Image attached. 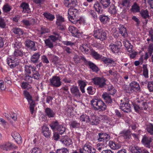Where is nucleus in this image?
<instances>
[{"instance_id":"34","label":"nucleus","mask_w":153,"mask_h":153,"mask_svg":"<svg viewBox=\"0 0 153 153\" xmlns=\"http://www.w3.org/2000/svg\"><path fill=\"white\" fill-rule=\"evenodd\" d=\"M42 133L46 137H48L50 135L48 128L46 126H44L42 128Z\"/></svg>"},{"instance_id":"59","label":"nucleus","mask_w":153,"mask_h":153,"mask_svg":"<svg viewBox=\"0 0 153 153\" xmlns=\"http://www.w3.org/2000/svg\"><path fill=\"white\" fill-rule=\"evenodd\" d=\"M63 49L64 51L66 52V53L68 54H70L72 53V50L69 47L64 46L63 47Z\"/></svg>"},{"instance_id":"23","label":"nucleus","mask_w":153,"mask_h":153,"mask_svg":"<svg viewBox=\"0 0 153 153\" xmlns=\"http://www.w3.org/2000/svg\"><path fill=\"white\" fill-rule=\"evenodd\" d=\"M20 7L22 9V12L24 13H28L30 10L29 4L25 2H22L21 4Z\"/></svg>"},{"instance_id":"6","label":"nucleus","mask_w":153,"mask_h":153,"mask_svg":"<svg viewBox=\"0 0 153 153\" xmlns=\"http://www.w3.org/2000/svg\"><path fill=\"white\" fill-rule=\"evenodd\" d=\"M51 86L54 87H58L61 86L62 82L60 78L57 76H53L49 79Z\"/></svg>"},{"instance_id":"52","label":"nucleus","mask_w":153,"mask_h":153,"mask_svg":"<svg viewBox=\"0 0 153 153\" xmlns=\"http://www.w3.org/2000/svg\"><path fill=\"white\" fill-rule=\"evenodd\" d=\"M146 129L147 132L150 135H153V124H152L150 123L147 125Z\"/></svg>"},{"instance_id":"55","label":"nucleus","mask_w":153,"mask_h":153,"mask_svg":"<svg viewBox=\"0 0 153 153\" xmlns=\"http://www.w3.org/2000/svg\"><path fill=\"white\" fill-rule=\"evenodd\" d=\"M56 18V25H59V24H64V22H65V19L64 18L62 17V16H59L57 17Z\"/></svg>"},{"instance_id":"39","label":"nucleus","mask_w":153,"mask_h":153,"mask_svg":"<svg viewBox=\"0 0 153 153\" xmlns=\"http://www.w3.org/2000/svg\"><path fill=\"white\" fill-rule=\"evenodd\" d=\"M80 123L76 121L73 120L70 123L69 126L71 128H76L80 126Z\"/></svg>"},{"instance_id":"27","label":"nucleus","mask_w":153,"mask_h":153,"mask_svg":"<svg viewBox=\"0 0 153 153\" xmlns=\"http://www.w3.org/2000/svg\"><path fill=\"white\" fill-rule=\"evenodd\" d=\"M68 30L71 33L72 36L74 37H77L78 30L76 27L72 26H70L68 28Z\"/></svg>"},{"instance_id":"25","label":"nucleus","mask_w":153,"mask_h":153,"mask_svg":"<svg viewBox=\"0 0 153 153\" xmlns=\"http://www.w3.org/2000/svg\"><path fill=\"white\" fill-rule=\"evenodd\" d=\"M101 61H102L105 64L107 65L112 64L113 66H114L115 65V62L111 59L103 57L101 58Z\"/></svg>"},{"instance_id":"18","label":"nucleus","mask_w":153,"mask_h":153,"mask_svg":"<svg viewBox=\"0 0 153 153\" xmlns=\"http://www.w3.org/2000/svg\"><path fill=\"white\" fill-rule=\"evenodd\" d=\"M11 135L18 144H20L22 143V137L19 133L15 131L12 133Z\"/></svg>"},{"instance_id":"21","label":"nucleus","mask_w":153,"mask_h":153,"mask_svg":"<svg viewBox=\"0 0 153 153\" xmlns=\"http://www.w3.org/2000/svg\"><path fill=\"white\" fill-rule=\"evenodd\" d=\"M102 96L106 103L111 104L112 102L113 99L109 94L107 93H103Z\"/></svg>"},{"instance_id":"13","label":"nucleus","mask_w":153,"mask_h":153,"mask_svg":"<svg viewBox=\"0 0 153 153\" xmlns=\"http://www.w3.org/2000/svg\"><path fill=\"white\" fill-rule=\"evenodd\" d=\"M120 107L122 111L126 112L128 113L131 111L130 105L127 102L120 104Z\"/></svg>"},{"instance_id":"45","label":"nucleus","mask_w":153,"mask_h":153,"mask_svg":"<svg viewBox=\"0 0 153 153\" xmlns=\"http://www.w3.org/2000/svg\"><path fill=\"white\" fill-rule=\"evenodd\" d=\"M100 3L104 8H106L110 5L111 0H100Z\"/></svg>"},{"instance_id":"5","label":"nucleus","mask_w":153,"mask_h":153,"mask_svg":"<svg viewBox=\"0 0 153 153\" xmlns=\"http://www.w3.org/2000/svg\"><path fill=\"white\" fill-rule=\"evenodd\" d=\"M79 151L80 153H96V150L88 143L84 145L82 149H79Z\"/></svg>"},{"instance_id":"56","label":"nucleus","mask_w":153,"mask_h":153,"mask_svg":"<svg viewBox=\"0 0 153 153\" xmlns=\"http://www.w3.org/2000/svg\"><path fill=\"white\" fill-rule=\"evenodd\" d=\"M99 119L102 122L108 123L109 120V118L105 115H101L99 117Z\"/></svg>"},{"instance_id":"51","label":"nucleus","mask_w":153,"mask_h":153,"mask_svg":"<svg viewBox=\"0 0 153 153\" xmlns=\"http://www.w3.org/2000/svg\"><path fill=\"white\" fill-rule=\"evenodd\" d=\"M141 16L144 19L149 17V12L147 10H142L140 12Z\"/></svg>"},{"instance_id":"22","label":"nucleus","mask_w":153,"mask_h":153,"mask_svg":"<svg viewBox=\"0 0 153 153\" xmlns=\"http://www.w3.org/2000/svg\"><path fill=\"white\" fill-rule=\"evenodd\" d=\"M129 149L132 153H141L143 149V148L137 146H131L129 147Z\"/></svg>"},{"instance_id":"11","label":"nucleus","mask_w":153,"mask_h":153,"mask_svg":"<svg viewBox=\"0 0 153 153\" xmlns=\"http://www.w3.org/2000/svg\"><path fill=\"white\" fill-rule=\"evenodd\" d=\"M82 59L84 61L85 65L88 64L90 68L93 71L97 72L99 71L98 68L93 62L87 61L84 57H82Z\"/></svg>"},{"instance_id":"60","label":"nucleus","mask_w":153,"mask_h":153,"mask_svg":"<svg viewBox=\"0 0 153 153\" xmlns=\"http://www.w3.org/2000/svg\"><path fill=\"white\" fill-rule=\"evenodd\" d=\"M88 92L89 94L93 95L95 93V89L92 86L88 87L87 88Z\"/></svg>"},{"instance_id":"24","label":"nucleus","mask_w":153,"mask_h":153,"mask_svg":"<svg viewBox=\"0 0 153 153\" xmlns=\"http://www.w3.org/2000/svg\"><path fill=\"white\" fill-rule=\"evenodd\" d=\"M40 56V54L39 53H36L33 54L31 57V62L33 63H38Z\"/></svg>"},{"instance_id":"42","label":"nucleus","mask_w":153,"mask_h":153,"mask_svg":"<svg viewBox=\"0 0 153 153\" xmlns=\"http://www.w3.org/2000/svg\"><path fill=\"white\" fill-rule=\"evenodd\" d=\"M13 45L15 50L23 49L22 43L17 40L15 41V43L13 44Z\"/></svg>"},{"instance_id":"50","label":"nucleus","mask_w":153,"mask_h":153,"mask_svg":"<svg viewBox=\"0 0 153 153\" xmlns=\"http://www.w3.org/2000/svg\"><path fill=\"white\" fill-rule=\"evenodd\" d=\"M108 11L112 14H116L117 13L116 7L114 4H112L109 8Z\"/></svg>"},{"instance_id":"15","label":"nucleus","mask_w":153,"mask_h":153,"mask_svg":"<svg viewBox=\"0 0 153 153\" xmlns=\"http://www.w3.org/2000/svg\"><path fill=\"white\" fill-rule=\"evenodd\" d=\"M36 68L31 65H25L24 67V71L25 74L31 75L35 70H36Z\"/></svg>"},{"instance_id":"44","label":"nucleus","mask_w":153,"mask_h":153,"mask_svg":"<svg viewBox=\"0 0 153 153\" xmlns=\"http://www.w3.org/2000/svg\"><path fill=\"white\" fill-rule=\"evenodd\" d=\"M131 10L134 13H138L140 12V7L136 3H134L132 6Z\"/></svg>"},{"instance_id":"17","label":"nucleus","mask_w":153,"mask_h":153,"mask_svg":"<svg viewBox=\"0 0 153 153\" xmlns=\"http://www.w3.org/2000/svg\"><path fill=\"white\" fill-rule=\"evenodd\" d=\"M25 44L28 49L33 51L36 50L35 42L30 40H27L25 42Z\"/></svg>"},{"instance_id":"16","label":"nucleus","mask_w":153,"mask_h":153,"mask_svg":"<svg viewBox=\"0 0 153 153\" xmlns=\"http://www.w3.org/2000/svg\"><path fill=\"white\" fill-rule=\"evenodd\" d=\"M60 141L66 146H69L72 144V140L67 136L61 137Z\"/></svg>"},{"instance_id":"58","label":"nucleus","mask_w":153,"mask_h":153,"mask_svg":"<svg viewBox=\"0 0 153 153\" xmlns=\"http://www.w3.org/2000/svg\"><path fill=\"white\" fill-rule=\"evenodd\" d=\"M25 80L27 81L28 83H32V81L33 77H31V75L25 74Z\"/></svg>"},{"instance_id":"37","label":"nucleus","mask_w":153,"mask_h":153,"mask_svg":"<svg viewBox=\"0 0 153 153\" xmlns=\"http://www.w3.org/2000/svg\"><path fill=\"white\" fill-rule=\"evenodd\" d=\"M60 125L58 122L56 120L52 122L50 125V126L52 129L56 130Z\"/></svg>"},{"instance_id":"41","label":"nucleus","mask_w":153,"mask_h":153,"mask_svg":"<svg viewBox=\"0 0 153 153\" xmlns=\"http://www.w3.org/2000/svg\"><path fill=\"white\" fill-rule=\"evenodd\" d=\"M7 20L4 18L0 17V27L4 29L6 27Z\"/></svg>"},{"instance_id":"48","label":"nucleus","mask_w":153,"mask_h":153,"mask_svg":"<svg viewBox=\"0 0 153 153\" xmlns=\"http://www.w3.org/2000/svg\"><path fill=\"white\" fill-rule=\"evenodd\" d=\"M31 77L34 79L39 80L40 78V75L38 71H37L36 70L32 72L31 74Z\"/></svg>"},{"instance_id":"4","label":"nucleus","mask_w":153,"mask_h":153,"mask_svg":"<svg viewBox=\"0 0 153 153\" xmlns=\"http://www.w3.org/2000/svg\"><path fill=\"white\" fill-rule=\"evenodd\" d=\"M107 35V34L106 32L101 29L94 30V31L93 36L94 37L101 41H103L106 39Z\"/></svg>"},{"instance_id":"8","label":"nucleus","mask_w":153,"mask_h":153,"mask_svg":"<svg viewBox=\"0 0 153 153\" xmlns=\"http://www.w3.org/2000/svg\"><path fill=\"white\" fill-rule=\"evenodd\" d=\"M20 60L17 59L9 58L7 59V63L11 68H14L18 66Z\"/></svg>"},{"instance_id":"30","label":"nucleus","mask_w":153,"mask_h":153,"mask_svg":"<svg viewBox=\"0 0 153 153\" xmlns=\"http://www.w3.org/2000/svg\"><path fill=\"white\" fill-rule=\"evenodd\" d=\"M91 118H90V124L92 125H97L99 124V120L94 115L91 116Z\"/></svg>"},{"instance_id":"28","label":"nucleus","mask_w":153,"mask_h":153,"mask_svg":"<svg viewBox=\"0 0 153 153\" xmlns=\"http://www.w3.org/2000/svg\"><path fill=\"white\" fill-rule=\"evenodd\" d=\"M108 145L111 149L113 150L118 149L121 147V145L120 144L112 141L109 142Z\"/></svg>"},{"instance_id":"57","label":"nucleus","mask_w":153,"mask_h":153,"mask_svg":"<svg viewBox=\"0 0 153 153\" xmlns=\"http://www.w3.org/2000/svg\"><path fill=\"white\" fill-rule=\"evenodd\" d=\"M56 130L59 132V134L61 135L65 132V128L60 125Z\"/></svg>"},{"instance_id":"61","label":"nucleus","mask_w":153,"mask_h":153,"mask_svg":"<svg viewBox=\"0 0 153 153\" xmlns=\"http://www.w3.org/2000/svg\"><path fill=\"white\" fill-rule=\"evenodd\" d=\"M57 153H69L68 151L66 148H64L63 149H57L56 151Z\"/></svg>"},{"instance_id":"32","label":"nucleus","mask_w":153,"mask_h":153,"mask_svg":"<svg viewBox=\"0 0 153 153\" xmlns=\"http://www.w3.org/2000/svg\"><path fill=\"white\" fill-rule=\"evenodd\" d=\"M23 49L15 50L13 55L15 56L21 57L23 56L24 53L22 50Z\"/></svg>"},{"instance_id":"46","label":"nucleus","mask_w":153,"mask_h":153,"mask_svg":"<svg viewBox=\"0 0 153 153\" xmlns=\"http://www.w3.org/2000/svg\"><path fill=\"white\" fill-rule=\"evenodd\" d=\"M91 54L92 55L94 58L97 60H98L102 58V56L96 52L94 50H91Z\"/></svg>"},{"instance_id":"47","label":"nucleus","mask_w":153,"mask_h":153,"mask_svg":"<svg viewBox=\"0 0 153 153\" xmlns=\"http://www.w3.org/2000/svg\"><path fill=\"white\" fill-rule=\"evenodd\" d=\"M12 31L15 34H18L19 36L22 35L23 33V31L22 30L18 27L13 28Z\"/></svg>"},{"instance_id":"49","label":"nucleus","mask_w":153,"mask_h":153,"mask_svg":"<svg viewBox=\"0 0 153 153\" xmlns=\"http://www.w3.org/2000/svg\"><path fill=\"white\" fill-rule=\"evenodd\" d=\"M79 48L82 52L88 53L89 49V47L88 45L85 44L80 46Z\"/></svg>"},{"instance_id":"14","label":"nucleus","mask_w":153,"mask_h":153,"mask_svg":"<svg viewBox=\"0 0 153 153\" xmlns=\"http://www.w3.org/2000/svg\"><path fill=\"white\" fill-rule=\"evenodd\" d=\"M72 94L74 97L79 98L81 96V93L78 87L76 86H73L70 88Z\"/></svg>"},{"instance_id":"43","label":"nucleus","mask_w":153,"mask_h":153,"mask_svg":"<svg viewBox=\"0 0 153 153\" xmlns=\"http://www.w3.org/2000/svg\"><path fill=\"white\" fill-rule=\"evenodd\" d=\"M79 85L80 86L81 91L82 93H84L85 91L84 88L86 86L85 83L82 80H79L78 82Z\"/></svg>"},{"instance_id":"40","label":"nucleus","mask_w":153,"mask_h":153,"mask_svg":"<svg viewBox=\"0 0 153 153\" xmlns=\"http://www.w3.org/2000/svg\"><path fill=\"white\" fill-rule=\"evenodd\" d=\"M43 15H44L47 20L50 21H52L55 19L54 15L50 13H44L43 14Z\"/></svg>"},{"instance_id":"2","label":"nucleus","mask_w":153,"mask_h":153,"mask_svg":"<svg viewBox=\"0 0 153 153\" xmlns=\"http://www.w3.org/2000/svg\"><path fill=\"white\" fill-rule=\"evenodd\" d=\"M91 103L94 110L100 111H105L106 108L104 102L100 99H93L91 101Z\"/></svg>"},{"instance_id":"62","label":"nucleus","mask_w":153,"mask_h":153,"mask_svg":"<svg viewBox=\"0 0 153 153\" xmlns=\"http://www.w3.org/2000/svg\"><path fill=\"white\" fill-rule=\"evenodd\" d=\"M148 105L147 102H143L140 105V109L146 110L148 108Z\"/></svg>"},{"instance_id":"64","label":"nucleus","mask_w":153,"mask_h":153,"mask_svg":"<svg viewBox=\"0 0 153 153\" xmlns=\"http://www.w3.org/2000/svg\"><path fill=\"white\" fill-rule=\"evenodd\" d=\"M147 87L150 91H153V82H149Z\"/></svg>"},{"instance_id":"19","label":"nucleus","mask_w":153,"mask_h":153,"mask_svg":"<svg viewBox=\"0 0 153 153\" xmlns=\"http://www.w3.org/2000/svg\"><path fill=\"white\" fill-rule=\"evenodd\" d=\"M120 134V136H123L125 139H130L131 136V132L128 129L123 130L121 131Z\"/></svg>"},{"instance_id":"63","label":"nucleus","mask_w":153,"mask_h":153,"mask_svg":"<svg viewBox=\"0 0 153 153\" xmlns=\"http://www.w3.org/2000/svg\"><path fill=\"white\" fill-rule=\"evenodd\" d=\"M130 0H125L122 3V5L123 6H125L126 7H128L130 6Z\"/></svg>"},{"instance_id":"33","label":"nucleus","mask_w":153,"mask_h":153,"mask_svg":"<svg viewBox=\"0 0 153 153\" xmlns=\"http://www.w3.org/2000/svg\"><path fill=\"white\" fill-rule=\"evenodd\" d=\"M94 7L96 11L99 13H102L103 12V10L99 3L97 1L94 5Z\"/></svg>"},{"instance_id":"29","label":"nucleus","mask_w":153,"mask_h":153,"mask_svg":"<svg viewBox=\"0 0 153 153\" xmlns=\"http://www.w3.org/2000/svg\"><path fill=\"white\" fill-rule=\"evenodd\" d=\"M45 112L49 118H53L55 117V113L50 108H46L45 110Z\"/></svg>"},{"instance_id":"9","label":"nucleus","mask_w":153,"mask_h":153,"mask_svg":"<svg viewBox=\"0 0 153 153\" xmlns=\"http://www.w3.org/2000/svg\"><path fill=\"white\" fill-rule=\"evenodd\" d=\"M140 87L139 84L135 81H132L130 84L129 91L131 92H139L140 91Z\"/></svg>"},{"instance_id":"7","label":"nucleus","mask_w":153,"mask_h":153,"mask_svg":"<svg viewBox=\"0 0 153 153\" xmlns=\"http://www.w3.org/2000/svg\"><path fill=\"white\" fill-rule=\"evenodd\" d=\"M93 83L99 87L103 88L106 85L105 80L103 78L95 77L92 79Z\"/></svg>"},{"instance_id":"10","label":"nucleus","mask_w":153,"mask_h":153,"mask_svg":"<svg viewBox=\"0 0 153 153\" xmlns=\"http://www.w3.org/2000/svg\"><path fill=\"white\" fill-rule=\"evenodd\" d=\"M0 147L1 149L6 151L10 150L13 149H16L18 148L15 145L9 142L4 143L1 145Z\"/></svg>"},{"instance_id":"35","label":"nucleus","mask_w":153,"mask_h":153,"mask_svg":"<svg viewBox=\"0 0 153 153\" xmlns=\"http://www.w3.org/2000/svg\"><path fill=\"white\" fill-rule=\"evenodd\" d=\"M28 101L29 104L30 105L29 108L30 111V113L31 114H33L34 111V107H35V102L32 100L30 99Z\"/></svg>"},{"instance_id":"54","label":"nucleus","mask_w":153,"mask_h":153,"mask_svg":"<svg viewBox=\"0 0 153 153\" xmlns=\"http://www.w3.org/2000/svg\"><path fill=\"white\" fill-rule=\"evenodd\" d=\"M12 7L9 4H5L3 7V12L5 13H7L10 12L12 9Z\"/></svg>"},{"instance_id":"38","label":"nucleus","mask_w":153,"mask_h":153,"mask_svg":"<svg viewBox=\"0 0 153 153\" xmlns=\"http://www.w3.org/2000/svg\"><path fill=\"white\" fill-rule=\"evenodd\" d=\"M79 120L81 122L88 123H89L90 117L88 116L85 114H83L80 116Z\"/></svg>"},{"instance_id":"53","label":"nucleus","mask_w":153,"mask_h":153,"mask_svg":"<svg viewBox=\"0 0 153 153\" xmlns=\"http://www.w3.org/2000/svg\"><path fill=\"white\" fill-rule=\"evenodd\" d=\"M147 64L143 65V74L145 77L146 78H148V70L147 68Z\"/></svg>"},{"instance_id":"26","label":"nucleus","mask_w":153,"mask_h":153,"mask_svg":"<svg viewBox=\"0 0 153 153\" xmlns=\"http://www.w3.org/2000/svg\"><path fill=\"white\" fill-rule=\"evenodd\" d=\"M142 142L146 146L149 148L150 143L151 142V138L144 135L142 139Z\"/></svg>"},{"instance_id":"3","label":"nucleus","mask_w":153,"mask_h":153,"mask_svg":"<svg viewBox=\"0 0 153 153\" xmlns=\"http://www.w3.org/2000/svg\"><path fill=\"white\" fill-rule=\"evenodd\" d=\"M54 35L50 36L47 39L45 40L46 46L52 49L53 47V42H55L59 39V35L56 33H54Z\"/></svg>"},{"instance_id":"12","label":"nucleus","mask_w":153,"mask_h":153,"mask_svg":"<svg viewBox=\"0 0 153 153\" xmlns=\"http://www.w3.org/2000/svg\"><path fill=\"white\" fill-rule=\"evenodd\" d=\"M121 45V42H117L115 44L111 45V48L114 53H117L120 51Z\"/></svg>"},{"instance_id":"31","label":"nucleus","mask_w":153,"mask_h":153,"mask_svg":"<svg viewBox=\"0 0 153 153\" xmlns=\"http://www.w3.org/2000/svg\"><path fill=\"white\" fill-rule=\"evenodd\" d=\"M99 19L101 22L103 24L107 23L109 22L110 19L108 16L103 14L100 16Z\"/></svg>"},{"instance_id":"1","label":"nucleus","mask_w":153,"mask_h":153,"mask_svg":"<svg viewBox=\"0 0 153 153\" xmlns=\"http://www.w3.org/2000/svg\"><path fill=\"white\" fill-rule=\"evenodd\" d=\"M68 16L69 20L74 23H80L81 21L78 16V10L74 8H69L68 11Z\"/></svg>"},{"instance_id":"20","label":"nucleus","mask_w":153,"mask_h":153,"mask_svg":"<svg viewBox=\"0 0 153 153\" xmlns=\"http://www.w3.org/2000/svg\"><path fill=\"white\" fill-rule=\"evenodd\" d=\"M66 2L65 6L69 8H74L77 5L76 0H65Z\"/></svg>"},{"instance_id":"36","label":"nucleus","mask_w":153,"mask_h":153,"mask_svg":"<svg viewBox=\"0 0 153 153\" xmlns=\"http://www.w3.org/2000/svg\"><path fill=\"white\" fill-rule=\"evenodd\" d=\"M120 33L123 36L126 37L127 36V32L126 28L123 25H120L118 27Z\"/></svg>"}]
</instances>
